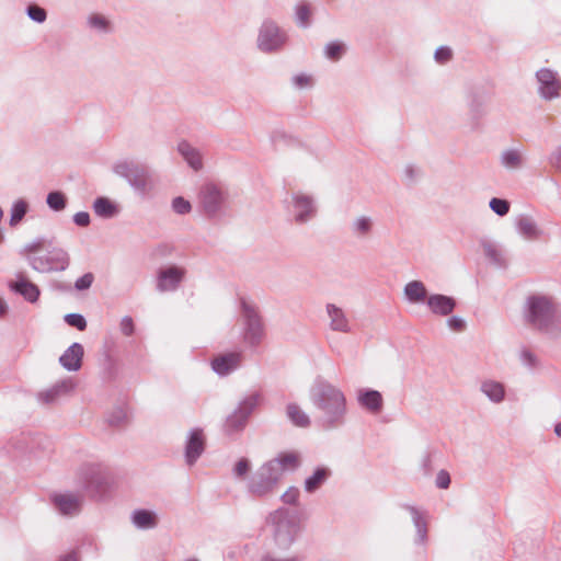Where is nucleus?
<instances>
[{
	"label": "nucleus",
	"instance_id": "393cba45",
	"mask_svg": "<svg viewBox=\"0 0 561 561\" xmlns=\"http://www.w3.org/2000/svg\"><path fill=\"white\" fill-rule=\"evenodd\" d=\"M83 355V346L80 343H73L59 357V363L66 370L77 371L81 368Z\"/></svg>",
	"mask_w": 561,
	"mask_h": 561
},
{
	"label": "nucleus",
	"instance_id": "6e6552de",
	"mask_svg": "<svg viewBox=\"0 0 561 561\" xmlns=\"http://www.w3.org/2000/svg\"><path fill=\"white\" fill-rule=\"evenodd\" d=\"M241 317L243 325V341L249 346L260 345L265 337V325L259 307L245 299H241Z\"/></svg>",
	"mask_w": 561,
	"mask_h": 561
},
{
	"label": "nucleus",
	"instance_id": "6e6d98bb",
	"mask_svg": "<svg viewBox=\"0 0 561 561\" xmlns=\"http://www.w3.org/2000/svg\"><path fill=\"white\" fill-rule=\"evenodd\" d=\"M447 325L454 332H461L466 328V322L462 318L453 316L447 320Z\"/></svg>",
	"mask_w": 561,
	"mask_h": 561
},
{
	"label": "nucleus",
	"instance_id": "0e129e2a",
	"mask_svg": "<svg viewBox=\"0 0 561 561\" xmlns=\"http://www.w3.org/2000/svg\"><path fill=\"white\" fill-rule=\"evenodd\" d=\"M59 561H78L76 553H69L61 558Z\"/></svg>",
	"mask_w": 561,
	"mask_h": 561
},
{
	"label": "nucleus",
	"instance_id": "4d7b16f0",
	"mask_svg": "<svg viewBox=\"0 0 561 561\" xmlns=\"http://www.w3.org/2000/svg\"><path fill=\"white\" fill-rule=\"evenodd\" d=\"M436 486L439 489H447L450 484V476L446 470H440L436 477Z\"/></svg>",
	"mask_w": 561,
	"mask_h": 561
},
{
	"label": "nucleus",
	"instance_id": "4be33fe9",
	"mask_svg": "<svg viewBox=\"0 0 561 561\" xmlns=\"http://www.w3.org/2000/svg\"><path fill=\"white\" fill-rule=\"evenodd\" d=\"M325 312L329 318V328L334 332L351 333L352 323L345 311L334 304L325 306Z\"/></svg>",
	"mask_w": 561,
	"mask_h": 561
},
{
	"label": "nucleus",
	"instance_id": "f257e3e1",
	"mask_svg": "<svg viewBox=\"0 0 561 561\" xmlns=\"http://www.w3.org/2000/svg\"><path fill=\"white\" fill-rule=\"evenodd\" d=\"M525 323L549 341H561V308L558 299L546 293L529 294L523 305Z\"/></svg>",
	"mask_w": 561,
	"mask_h": 561
},
{
	"label": "nucleus",
	"instance_id": "aec40b11",
	"mask_svg": "<svg viewBox=\"0 0 561 561\" xmlns=\"http://www.w3.org/2000/svg\"><path fill=\"white\" fill-rule=\"evenodd\" d=\"M356 401L358 405L373 415L381 413L383 410L382 394L375 389L360 388L356 391Z\"/></svg>",
	"mask_w": 561,
	"mask_h": 561
},
{
	"label": "nucleus",
	"instance_id": "4468645a",
	"mask_svg": "<svg viewBox=\"0 0 561 561\" xmlns=\"http://www.w3.org/2000/svg\"><path fill=\"white\" fill-rule=\"evenodd\" d=\"M186 275V270L178 265L160 267L157 272L156 288L160 293L175 291Z\"/></svg>",
	"mask_w": 561,
	"mask_h": 561
},
{
	"label": "nucleus",
	"instance_id": "09e8293b",
	"mask_svg": "<svg viewBox=\"0 0 561 561\" xmlns=\"http://www.w3.org/2000/svg\"><path fill=\"white\" fill-rule=\"evenodd\" d=\"M42 248H43V241H41V240L33 241V242H30L24 245V248L22 250V254L25 256L26 261L28 262V256L30 255H39L38 253L41 252Z\"/></svg>",
	"mask_w": 561,
	"mask_h": 561
},
{
	"label": "nucleus",
	"instance_id": "3c124183",
	"mask_svg": "<svg viewBox=\"0 0 561 561\" xmlns=\"http://www.w3.org/2000/svg\"><path fill=\"white\" fill-rule=\"evenodd\" d=\"M94 280V276L92 273H87L79 277L76 283L75 287L77 290H85L89 289Z\"/></svg>",
	"mask_w": 561,
	"mask_h": 561
},
{
	"label": "nucleus",
	"instance_id": "c03bdc74",
	"mask_svg": "<svg viewBox=\"0 0 561 561\" xmlns=\"http://www.w3.org/2000/svg\"><path fill=\"white\" fill-rule=\"evenodd\" d=\"M251 469V462L247 458L239 459L233 466L232 473L239 480H244Z\"/></svg>",
	"mask_w": 561,
	"mask_h": 561
},
{
	"label": "nucleus",
	"instance_id": "338daca9",
	"mask_svg": "<svg viewBox=\"0 0 561 561\" xmlns=\"http://www.w3.org/2000/svg\"><path fill=\"white\" fill-rule=\"evenodd\" d=\"M187 561H198L197 559H191V560H187Z\"/></svg>",
	"mask_w": 561,
	"mask_h": 561
},
{
	"label": "nucleus",
	"instance_id": "473e14b6",
	"mask_svg": "<svg viewBox=\"0 0 561 561\" xmlns=\"http://www.w3.org/2000/svg\"><path fill=\"white\" fill-rule=\"evenodd\" d=\"M286 416L297 427L307 428L311 424L309 414L297 403L286 405Z\"/></svg>",
	"mask_w": 561,
	"mask_h": 561
},
{
	"label": "nucleus",
	"instance_id": "603ef678",
	"mask_svg": "<svg viewBox=\"0 0 561 561\" xmlns=\"http://www.w3.org/2000/svg\"><path fill=\"white\" fill-rule=\"evenodd\" d=\"M119 329L124 335H126V336L133 335L134 331H135L133 318L129 316L123 317L119 322Z\"/></svg>",
	"mask_w": 561,
	"mask_h": 561
},
{
	"label": "nucleus",
	"instance_id": "e2e57ef3",
	"mask_svg": "<svg viewBox=\"0 0 561 561\" xmlns=\"http://www.w3.org/2000/svg\"><path fill=\"white\" fill-rule=\"evenodd\" d=\"M8 311V305L7 302L0 298V317H3Z\"/></svg>",
	"mask_w": 561,
	"mask_h": 561
},
{
	"label": "nucleus",
	"instance_id": "69168bd1",
	"mask_svg": "<svg viewBox=\"0 0 561 561\" xmlns=\"http://www.w3.org/2000/svg\"><path fill=\"white\" fill-rule=\"evenodd\" d=\"M554 433L558 437H561V423L554 425Z\"/></svg>",
	"mask_w": 561,
	"mask_h": 561
},
{
	"label": "nucleus",
	"instance_id": "8fccbe9b",
	"mask_svg": "<svg viewBox=\"0 0 561 561\" xmlns=\"http://www.w3.org/2000/svg\"><path fill=\"white\" fill-rule=\"evenodd\" d=\"M59 397H60L59 393L54 391V387L53 386L50 388L44 390V391H41L37 394L38 400L42 403H45V404H49V403L55 402Z\"/></svg>",
	"mask_w": 561,
	"mask_h": 561
},
{
	"label": "nucleus",
	"instance_id": "b1692460",
	"mask_svg": "<svg viewBox=\"0 0 561 561\" xmlns=\"http://www.w3.org/2000/svg\"><path fill=\"white\" fill-rule=\"evenodd\" d=\"M204 449L205 438L203 432L198 428L192 430L185 446V459L187 465H194L203 454Z\"/></svg>",
	"mask_w": 561,
	"mask_h": 561
},
{
	"label": "nucleus",
	"instance_id": "5fc2aeb1",
	"mask_svg": "<svg viewBox=\"0 0 561 561\" xmlns=\"http://www.w3.org/2000/svg\"><path fill=\"white\" fill-rule=\"evenodd\" d=\"M299 499V490L295 486H290L282 495V501L285 504H296Z\"/></svg>",
	"mask_w": 561,
	"mask_h": 561
},
{
	"label": "nucleus",
	"instance_id": "cd10ccee",
	"mask_svg": "<svg viewBox=\"0 0 561 561\" xmlns=\"http://www.w3.org/2000/svg\"><path fill=\"white\" fill-rule=\"evenodd\" d=\"M404 508L410 513L416 529L415 543L424 546L427 542V520L424 512L411 505H405Z\"/></svg>",
	"mask_w": 561,
	"mask_h": 561
},
{
	"label": "nucleus",
	"instance_id": "052dcab7",
	"mask_svg": "<svg viewBox=\"0 0 561 561\" xmlns=\"http://www.w3.org/2000/svg\"><path fill=\"white\" fill-rule=\"evenodd\" d=\"M260 561H299L297 556H287L285 558H277L271 552L265 553Z\"/></svg>",
	"mask_w": 561,
	"mask_h": 561
},
{
	"label": "nucleus",
	"instance_id": "ddd939ff",
	"mask_svg": "<svg viewBox=\"0 0 561 561\" xmlns=\"http://www.w3.org/2000/svg\"><path fill=\"white\" fill-rule=\"evenodd\" d=\"M537 93L545 101H552L561 95V78L558 71L543 67L536 71Z\"/></svg>",
	"mask_w": 561,
	"mask_h": 561
},
{
	"label": "nucleus",
	"instance_id": "5701e85b",
	"mask_svg": "<svg viewBox=\"0 0 561 561\" xmlns=\"http://www.w3.org/2000/svg\"><path fill=\"white\" fill-rule=\"evenodd\" d=\"M426 306L433 314L446 317L455 310L456 300L450 296L432 294L426 299Z\"/></svg>",
	"mask_w": 561,
	"mask_h": 561
},
{
	"label": "nucleus",
	"instance_id": "864d4df0",
	"mask_svg": "<svg viewBox=\"0 0 561 561\" xmlns=\"http://www.w3.org/2000/svg\"><path fill=\"white\" fill-rule=\"evenodd\" d=\"M453 53L449 47L442 46L435 50V60L439 64H445L451 59Z\"/></svg>",
	"mask_w": 561,
	"mask_h": 561
},
{
	"label": "nucleus",
	"instance_id": "0eeeda50",
	"mask_svg": "<svg viewBox=\"0 0 561 561\" xmlns=\"http://www.w3.org/2000/svg\"><path fill=\"white\" fill-rule=\"evenodd\" d=\"M113 172L127 181L130 187L140 196H147L153 188L148 171L130 160H118L112 167Z\"/></svg>",
	"mask_w": 561,
	"mask_h": 561
},
{
	"label": "nucleus",
	"instance_id": "7c9ffc66",
	"mask_svg": "<svg viewBox=\"0 0 561 561\" xmlns=\"http://www.w3.org/2000/svg\"><path fill=\"white\" fill-rule=\"evenodd\" d=\"M130 520L138 529H153L158 525V515L153 511L139 508L131 513Z\"/></svg>",
	"mask_w": 561,
	"mask_h": 561
},
{
	"label": "nucleus",
	"instance_id": "f8f14e48",
	"mask_svg": "<svg viewBox=\"0 0 561 561\" xmlns=\"http://www.w3.org/2000/svg\"><path fill=\"white\" fill-rule=\"evenodd\" d=\"M262 396L259 392L250 393L244 397L236 408V410L228 415L225 430L227 433H236L242 431L247 425L248 419L260 404Z\"/></svg>",
	"mask_w": 561,
	"mask_h": 561
},
{
	"label": "nucleus",
	"instance_id": "412c9836",
	"mask_svg": "<svg viewBox=\"0 0 561 561\" xmlns=\"http://www.w3.org/2000/svg\"><path fill=\"white\" fill-rule=\"evenodd\" d=\"M242 352H230L216 356L211 360L214 371L220 376H227L241 366Z\"/></svg>",
	"mask_w": 561,
	"mask_h": 561
},
{
	"label": "nucleus",
	"instance_id": "f03ea898",
	"mask_svg": "<svg viewBox=\"0 0 561 561\" xmlns=\"http://www.w3.org/2000/svg\"><path fill=\"white\" fill-rule=\"evenodd\" d=\"M300 466V457L296 451H285L267 460L252 473L247 481V490L254 497L272 495L284 474L295 471Z\"/></svg>",
	"mask_w": 561,
	"mask_h": 561
},
{
	"label": "nucleus",
	"instance_id": "2f4dec72",
	"mask_svg": "<svg viewBox=\"0 0 561 561\" xmlns=\"http://www.w3.org/2000/svg\"><path fill=\"white\" fill-rule=\"evenodd\" d=\"M500 163L507 170H519L524 167L525 158L518 149H505L500 154Z\"/></svg>",
	"mask_w": 561,
	"mask_h": 561
},
{
	"label": "nucleus",
	"instance_id": "de8ad7c7",
	"mask_svg": "<svg viewBox=\"0 0 561 561\" xmlns=\"http://www.w3.org/2000/svg\"><path fill=\"white\" fill-rule=\"evenodd\" d=\"M65 321L68 325L77 328L80 331H83L87 328V321H85L84 317L79 313L66 314Z\"/></svg>",
	"mask_w": 561,
	"mask_h": 561
},
{
	"label": "nucleus",
	"instance_id": "a19ab883",
	"mask_svg": "<svg viewBox=\"0 0 561 561\" xmlns=\"http://www.w3.org/2000/svg\"><path fill=\"white\" fill-rule=\"evenodd\" d=\"M296 21L301 27H308L310 24L311 10L309 4L301 2L295 8Z\"/></svg>",
	"mask_w": 561,
	"mask_h": 561
},
{
	"label": "nucleus",
	"instance_id": "9b49d317",
	"mask_svg": "<svg viewBox=\"0 0 561 561\" xmlns=\"http://www.w3.org/2000/svg\"><path fill=\"white\" fill-rule=\"evenodd\" d=\"M70 263L69 254L61 248H54L44 255H30V266L39 273L62 272Z\"/></svg>",
	"mask_w": 561,
	"mask_h": 561
},
{
	"label": "nucleus",
	"instance_id": "20e7f679",
	"mask_svg": "<svg viewBox=\"0 0 561 561\" xmlns=\"http://www.w3.org/2000/svg\"><path fill=\"white\" fill-rule=\"evenodd\" d=\"M268 522L273 527L275 545L279 549L287 550L301 529L297 513L287 508H278L270 514Z\"/></svg>",
	"mask_w": 561,
	"mask_h": 561
},
{
	"label": "nucleus",
	"instance_id": "c9c22d12",
	"mask_svg": "<svg viewBox=\"0 0 561 561\" xmlns=\"http://www.w3.org/2000/svg\"><path fill=\"white\" fill-rule=\"evenodd\" d=\"M346 50L347 46L342 41L329 42L323 48L325 58L332 61H339L345 55Z\"/></svg>",
	"mask_w": 561,
	"mask_h": 561
},
{
	"label": "nucleus",
	"instance_id": "39448f33",
	"mask_svg": "<svg viewBox=\"0 0 561 561\" xmlns=\"http://www.w3.org/2000/svg\"><path fill=\"white\" fill-rule=\"evenodd\" d=\"M77 481L91 497H101L110 486L111 476L104 465L89 462L78 469Z\"/></svg>",
	"mask_w": 561,
	"mask_h": 561
},
{
	"label": "nucleus",
	"instance_id": "1a4fd4ad",
	"mask_svg": "<svg viewBox=\"0 0 561 561\" xmlns=\"http://www.w3.org/2000/svg\"><path fill=\"white\" fill-rule=\"evenodd\" d=\"M287 210L296 225H306L312 221L319 211L317 198L313 194L304 191H294L287 201Z\"/></svg>",
	"mask_w": 561,
	"mask_h": 561
},
{
	"label": "nucleus",
	"instance_id": "bb28decb",
	"mask_svg": "<svg viewBox=\"0 0 561 561\" xmlns=\"http://www.w3.org/2000/svg\"><path fill=\"white\" fill-rule=\"evenodd\" d=\"M480 391L492 403L500 404L505 400L506 388L503 382L488 378L480 382Z\"/></svg>",
	"mask_w": 561,
	"mask_h": 561
},
{
	"label": "nucleus",
	"instance_id": "dca6fc26",
	"mask_svg": "<svg viewBox=\"0 0 561 561\" xmlns=\"http://www.w3.org/2000/svg\"><path fill=\"white\" fill-rule=\"evenodd\" d=\"M376 217L369 214H358L348 224L350 234L359 241L370 239L376 230Z\"/></svg>",
	"mask_w": 561,
	"mask_h": 561
},
{
	"label": "nucleus",
	"instance_id": "f704fd0d",
	"mask_svg": "<svg viewBox=\"0 0 561 561\" xmlns=\"http://www.w3.org/2000/svg\"><path fill=\"white\" fill-rule=\"evenodd\" d=\"M330 471L325 468H318L312 476L306 479L305 490L309 493L317 491L329 478Z\"/></svg>",
	"mask_w": 561,
	"mask_h": 561
},
{
	"label": "nucleus",
	"instance_id": "f3484780",
	"mask_svg": "<svg viewBox=\"0 0 561 561\" xmlns=\"http://www.w3.org/2000/svg\"><path fill=\"white\" fill-rule=\"evenodd\" d=\"M484 257L488 262L496 267L505 268L508 266L510 260L505 248L489 238H482L479 241Z\"/></svg>",
	"mask_w": 561,
	"mask_h": 561
},
{
	"label": "nucleus",
	"instance_id": "c85d7f7f",
	"mask_svg": "<svg viewBox=\"0 0 561 561\" xmlns=\"http://www.w3.org/2000/svg\"><path fill=\"white\" fill-rule=\"evenodd\" d=\"M178 152L194 171L202 170L203 156L197 148L192 146L190 142L182 140L178 145Z\"/></svg>",
	"mask_w": 561,
	"mask_h": 561
},
{
	"label": "nucleus",
	"instance_id": "ea45409f",
	"mask_svg": "<svg viewBox=\"0 0 561 561\" xmlns=\"http://www.w3.org/2000/svg\"><path fill=\"white\" fill-rule=\"evenodd\" d=\"M519 360H520L522 365H524L530 369H535L540 366V359L537 356V354L527 347H523L519 351Z\"/></svg>",
	"mask_w": 561,
	"mask_h": 561
},
{
	"label": "nucleus",
	"instance_id": "49530a36",
	"mask_svg": "<svg viewBox=\"0 0 561 561\" xmlns=\"http://www.w3.org/2000/svg\"><path fill=\"white\" fill-rule=\"evenodd\" d=\"M172 209L174 213H176L179 215H185L192 210V205L187 199L179 196V197L173 198Z\"/></svg>",
	"mask_w": 561,
	"mask_h": 561
},
{
	"label": "nucleus",
	"instance_id": "37998d69",
	"mask_svg": "<svg viewBox=\"0 0 561 561\" xmlns=\"http://www.w3.org/2000/svg\"><path fill=\"white\" fill-rule=\"evenodd\" d=\"M26 15L34 22L42 24L47 20V12L38 4L32 3L26 8Z\"/></svg>",
	"mask_w": 561,
	"mask_h": 561
},
{
	"label": "nucleus",
	"instance_id": "a18cd8bd",
	"mask_svg": "<svg viewBox=\"0 0 561 561\" xmlns=\"http://www.w3.org/2000/svg\"><path fill=\"white\" fill-rule=\"evenodd\" d=\"M53 387L54 391L58 392L59 396H64L70 393L75 389L76 382L71 377H68L57 381Z\"/></svg>",
	"mask_w": 561,
	"mask_h": 561
},
{
	"label": "nucleus",
	"instance_id": "79ce46f5",
	"mask_svg": "<svg viewBox=\"0 0 561 561\" xmlns=\"http://www.w3.org/2000/svg\"><path fill=\"white\" fill-rule=\"evenodd\" d=\"M490 209L500 217H504L510 213L511 204L503 198L493 197L489 202Z\"/></svg>",
	"mask_w": 561,
	"mask_h": 561
},
{
	"label": "nucleus",
	"instance_id": "c756f323",
	"mask_svg": "<svg viewBox=\"0 0 561 561\" xmlns=\"http://www.w3.org/2000/svg\"><path fill=\"white\" fill-rule=\"evenodd\" d=\"M403 294L405 299L413 305L426 304V299L430 296L427 295V289L424 283L421 280H411L407 283L403 288Z\"/></svg>",
	"mask_w": 561,
	"mask_h": 561
},
{
	"label": "nucleus",
	"instance_id": "9d476101",
	"mask_svg": "<svg viewBox=\"0 0 561 561\" xmlns=\"http://www.w3.org/2000/svg\"><path fill=\"white\" fill-rule=\"evenodd\" d=\"M288 35L275 21L266 19L259 27L256 47L265 54L277 53L286 45Z\"/></svg>",
	"mask_w": 561,
	"mask_h": 561
},
{
	"label": "nucleus",
	"instance_id": "58836bf2",
	"mask_svg": "<svg viewBox=\"0 0 561 561\" xmlns=\"http://www.w3.org/2000/svg\"><path fill=\"white\" fill-rule=\"evenodd\" d=\"M291 84L297 90L311 89L314 85V78L307 72L296 73L291 77Z\"/></svg>",
	"mask_w": 561,
	"mask_h": 561
},
{
	"label": "nucleus",
	"instance_id": "bf43d9fd",
	"mask_svg": "<svg viewBox=\"0 0 561 561\" xmlns=\"http://www.w3.org/2000/svg\"><path fill=\"white\" fill-rule=\"evenodd\" d=\"M549 163L561 172V146H559L549 157Z\"/></svg>",
	"mask_w": 561,
	"mask_h": 561
},
{
	"label": "nucleus",
	"instance_id": "423d86ee",
	"mask_svg": "<svg viewBox=\"0 0 561 561\" xmlns=\"http://www.w3.org/2000/svg\"><path fill=\"white\" fill-rule=\"evenodd\" d=\"M198 205L207 217H221L229 208V192L221 185L206 183L199 188Z\"/></svg>",
	"mask_w": 561,
	"mask_h": 561
},
{
	"label": "nucleus",
	"instance_id": "2eb2a0df",
	"mask_svg": "<svg viewBox=\"0 0 561 561\" xmlns=\"http://www.w3.org/2000/svg\"><path fill=\"white\" fill-rule=\"evenodd\" d=\"M54 508L65 516H75L80 513L82 496L71 492H55L50 494Z\"/></svg>",
	"mask_w": 561,
	"mask_h": 561
},
{
	"label": "nucleus",
	"instance_id": "a211bd4d",
	"mask_svg": "<svg viewBox=\"0 0 561 561\" xmlns=\"http://www.w3.org/2000/svg\"><path fill=\"white\" fill-rule=\"evenodd\" d=\"M11 291L21 295L26 301L34 304L38 300L41 290L23 272L15 274V278L8 282Z\"/></svg>",
	"mask_w": 561,
	"mask_h": 561
},
{
	"label": "nucleus",
	"instance_id": "a878e982",
	"mask_svg": "<svg viewBox=\"0 0 561 561\" xmlns=\"http://www.w3.org/2000/svg\"><path fill=\"white\" fill-rule=\"evenodd\" d=\"M87 28L98 35H107L114 31L112 20L102 13L92 12L85 19Z\"/></svg>",
	"mask_w": 561,
	"mask_h": 561
},
{
	"label": "nucleus",
	"instance_id": "e433bc0d",
	"mask_svg": "<svg viewBox=\"0 0 561 561\" xmlns=\"http://www.w3.org/2000/svg\"><path fill=\"white\" fill-rule=\"evenodd\" d=\"M27 209L28 204L24 199L15 201L11 208L10 225L16 226L25 216Z\"/></svg>",
	"mask_w": 561,
	"mask_h": 561
},
{
	"label": "nucleus",
	"instance_id": "6ab92c4d",
	"mask_svg": "<svg viewBox=\"0 0 561 561\" xmlns=\"http://www.w3.org/2000/svg\"><path fill=\"white\" fill-rule=\"evenodd\" d=\"M515 229L517 234L526 241H537L545 234L543 229L537 220L527 214H522L515 219Z\"/></svg>",
	"mask_w": 561,
	"mask_h": 561
},
{
	"label": "nucleus",
	"instance_id": "13d9d810",
	"mask_svg": "<svg viewBox=\"0 0 561 561\" xmlns=\"http://www.w3.org/2000/svg\"><path fill=\"white\" fill-rule=\"evenodd\" d=\"M73 222L79 227H88L90 225V215L87 211H79L73 215Z\"/></svg>",
	"mask_w": 561,
	"mask_h": 561
},
{
	"label": "nucleus",
	"instance_id": "680f3d73",
	"mask_svg": "<svg viewBox=\"0 0 561 561\" xmlns=\"http://www.w3.org/2000/svg\"><path fill=\"white\" fill-rule=\"evenodd\" d=\"M422 467L425 474H428L431 472V457L430 455H424L422 460Z\"/></svg>",
	"mask_w": 561,
	"mask_h": 561
},
{
	"label": "nucleus",
	"instance_id": "7ed1b4c3",
	"mask_svg": "<svg viewBox=\"0 0 561 561\" xmlns=\"http://www.w3.org/2000/svg\"><path fill=\"white\" fill-rule=\"evenodd\" d=\"M309 398L313 407L321 412L323 428H336L345 423L347 400L341 388L319 377L310 387Z\"/></svg>",
	"mask_w": 561,
	"mask_h": 561
},
{
	"label": "nucleus",
	"instance_id": "4c0bfd02",
	"mask_svg": "<svg viewBox=\"0 0 561 561\" xmlns=\"http://www.w3.org/2000/svg\"><path fill=\"white\" fill-rule=\"evenodd\" d=\"M46 203L51 210L61 211L66 208L67 199L64 193L54 191L47 195Z\"/></svg>",
	"mask_w": 561,
	"mask_h": 561
},
{
	"label": "nucleus",
	"instance_id": "72a5a7b5",
	"mask_svg": "<svg viewBox=\"0 0 561 561\" xmlns=\"http://www.w3.org/2000/svg\"><path fill=\"white\" fill-rule=\"evenodd\" d=\"M92 208L96 216L105 219L113 218L118 215L119 207L107 197H98L94 199Z\"/></svg>",
	"mask_w": 561,
	"mask_h": 561
}]
</instances>
